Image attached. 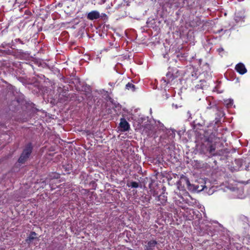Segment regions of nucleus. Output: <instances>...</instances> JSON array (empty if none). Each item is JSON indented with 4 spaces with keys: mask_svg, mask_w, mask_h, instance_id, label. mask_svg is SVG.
Instances as JSON below:
<instances>
[{
    "mask_svg": "<svg viewBox=\"0 0 250 250\" xmlns=\"http://www.w3.org/2000/svg\"><path fill=\"white\" fill-rule=\"evenodd\" d=\"M33 150V146L31 143H28L23 149L20 158L18 159V162L21 164H24L28 160Z\"/></svg>",
    "mask_w": 250,
    "mask_h": 250,
    "instance_id": "f257e3e1",
    "label": "nucleus"
},
{
    "mask_svg": "<svg viewBox=\"0 0 250 250\" xmlns=\"http://www.w3.org/2000/svg\"><path fill=\"white\" fill-rule=\"evenodd\" d=\"M185 181L186 184L187 186L188 189L190 190L200 191H202V190H204L205 189V188H206L205 186L202 185V186H201V188H199L200 187L199 186H196L194 185L191 184L190 183L189 181L187 178H185Z\"/></svg>",
    "mask_w": 250,
    "mask_h": 250,
    "instance_id": "f03ea898",
    "label": "nucleus"
},
{
    "mask_svg": "<svg viewBox=\"0 0 250 250\" xmlns=\"http://www.w3.org/2000/svg\"><path fill=\"white\" fill-rule=\"evenodd\" d=\"M130 125L128 123L124 118H122L119 124V128L122 131H126L129 130Z\"/></svg>",
    "mask_w": 250,
    "mask_h": 250,
    "instance_id": "7ed1b4c3",
    "label": "nucleus"
},
{
    "mask_svg": "<svg viewBox=\"0 0 250 250\" xmlns=\"http://www.w3.org/2000/svg\"><path fill=\"white\" fill-rule=\"evenodd\" d=\"M235 69L236 71L241 75H244L247 72V70L245 65L241 62L236 64L235 67Z\"/></svg>",
    "mask_w": 250,
    "mask_h": 250,
    "instance_id": "20e7f679",
    "label": "nucleus"
},
{
    "mask_svg": "<svg viewBox=\"0 0 250 250\" xmlns=\"http://www.w3.org/2000/svg\"><path fill=\"white\" fill-rule=\"evenodd\" d=\"M100 17V13L96 10L92 11L88 13L87 15L86 18L89 20H94L99 19Z\"/></svg>",
    "mask_w": 250,
    "mask_h": 250,
    "instance_id": "39448f33",
    "label": "nucleus"
},
{
    "mask_svg": "<svg viewBox=\"0 0 250 250\" xmlns=\"http://www.w3.org/2000/svg\"><path fill=\"white\" fill-rule=\"evenodd\" d=\"M157 244V242L154 240L148 241L145 247V250H153Z\"/></svg>",
    "mask_w": 250,
    "mask_h": 250,
    "instance_id": "423d86ee",
    "label": "nucleus"
},
{
    "mask_svg": "<svg viewBox=\"0 0 250 250\" xmlns=\"http://www.w3.org/2000/svg\"><path fill=\"white\" fill-rule=\"evenodd\" d=\"M112 108L114 110V112L118 114L120 112L121 110V105L119 104H116L115 103H113L112 101L110 100V109ZM111 111L110 110V112Z\"/></svg>",
    "mask_w": 250,
    "mask_h": 250,
    "instance_id": "0eeeda50",
    "label": "nucleus"
},
{
    "mask_svg": "<svg viewBox=\"0 0 250 250\" xmlns=\"http://www.w3.org/2000/svg\"><path fill=\"white\" fill-rule=\"evenodd\" d=\"M37 234L35 232L31 231L29 235L25 240L27 244H30L33 240L37 239Z\"/></svg>",
    "mask_w": 250,
    "mask_h": 250,
    "instance_id": "6e6552de",
    "label": "nucleus"
},
{
    "mask_svg": "<svg viewBox=\"0 0 250 250\" xmlns=\"http://www.w3.org/2000/svg\"><path fill=\"white\" fill-rule=\"evenodd\" d=\"M81 193L82 195H88L90 196V197H92L93 195V192H90V191L88 189H82L81 190Z\"/></svg>",
    "mask_w": 250,
    "mask_h": 250,
    "instance_id": "1a4fd4ad",
    "label": "nucleus"
},
{
    "mask_svg": "<svg viewBox=\"0 0 250 250\" xmlns=\"http://www.w3.org/2000/svg\"><path fill=\"white\" fill-rule=\"evenodd\" d=\"M233 101L231 99L224 100V104L228 107H230L232 106Z\"/></svg>",
    "mask_w": 250,
    "mask_h": 250,
    "instance_id": "9d476101",
    "label": "nucleus"
},
{
    "mask_svg": "<svg viewBox=\"0 0 250 250\" xmlns=\"http://www.w3.org/2000/svg\"><path fill=\"white\" fill-rule=\"evenodd\" d=\"M63 168L64 169L65 171L66 172V173H70V170L72 168V165H64L62 166Z\"/></svg>",
    "mask_w": 250,
    "mask_h": 250,
    "instance_id": "9b49d317",
    "label": "nucleus"
},
{
    "mask_svg": "<svg viewBox=\"0 0 250 250\" xmlns=\"http://www.w3.org/2000/svg\"><path fill=\"white\" fill-rule=\"evenodd\" d=\"M125 87L128 90H130L131 91H134L135 90V87L134 84L131 83H128L125 85Z\"/></svg>",
    "mask_w": 250,
    "mask_h": 250,
    "instance_id": "f8f14e48",
    "label": "nucleus"
},
{
    "mask_svg": "<svg viewBox=\"0 0 250 250\" xmlns=\"http://www.w3.org/2000/svg\"><path fill=\"white\" fill-rule=\"evenodd\" d=\"M181 0H179L178 1H175L174 2L173 4L175 7H181L183 6V3L182 2Z\"/></svg>",
    "mask_w": 250,
    "mask_h": 250,
    "instance_id": "ddd939ff",
    "label": "nucleus"
},
{
    "mask_svg": "<svg viewBox=\"0 0 250 250\" xmlns=\"http://www.w3.org/2000/svg\"><path fill=\"white\" fill-rule=\"evenodd\" d=\"M208 150L211 154H213L215 151V147L213 146H210Z\"/></svg>",
    "mask_w": 250,
    "mask_h": 250,
    "instance_id": "4468645a",
    "label": "nucleus"
},
{
    "mask_svg": "<svg viewBox=\"0 0 250 250\" xmlns=\"http://www.w3.org/2000/svg\"><path fill=\"white\" fill-rule=\"evenodd\" d=\"M138 186V183L136 182H132L130 183V187L131 188H137Z\"/></svg>",
    "mask_w": 250,
    "mask_h": 250,
    "instance_id": "2eb2a0df",
    "label": "nucleus"
},
{
    "mask_svg": "<svg viewBox=\"0 0 250 250\" xmlns=\"http://www.w3.org/2000/svg\"><path fill=\"white\" fill-rule=\"evenodd\" d=\"M159 200H162L163 202H165L167 201V197L164 195H161L159 196Z\"/></svg>",
    "mask_w": 250,
    "mask_h": 250,
    "instance_id": "dca6fc26",
    "label": "nucleus"
},
{
    "mask_svg": "<svg viewBox=\"0 0 250 250\" xmlns=\"http://www.w3.org/2000/svg\"><path fill=\"white\" fill-rule=\"evenodd\" d=\"M101 17H102V18H104V20L105 19L106 20H107V18H107V16L105 14H104L103 15L101 16Z\"/></svg>",
    "mask_w": 250,
    "mask_h": 250,
    "instance_id": "f3484780",
    "label": "nucleus"
},
{
    "mask_svg": "<svg viewBox=\"0 0 250 250\" xmlns=\"http://www.w3.org/2000/svg\"><path fill=\"white\" fill-rule=\"evenodd\" d=\"M104 52L106 53L107 52V49H104L103 50H102L101 54L102 55L103 53H104Z\"/></svg>",
    "mask_w": 250,
    "mask_h": 250,
    "instance_id": "a211bd4d",
    "label": "nucleus"
},
{
    "mask_svg": "<svg viewBox=\"0 0 250 250\" xmlns=\"http://www.w3.org/2000/svg\"><path fill=\"white\" fill-rule=\"evenodd\" d=\"M16 40H17L20 43H23L21 39H18Z\"/></svg>",
    "mask_w": 250,
    "mask_h": 250,
    "instance_id": "6ab92c4d",
    "label": "nucleus"
},
{
    "mask_svg": "<svg viewBox=\"0 0 250 250\" xmlns=\"http://www.w3.org/2000/svg\"><path fill=\"white\" fill-rule=\"evenodd\" d=\"M223 48H219L218 49V51H219V52H220L221 51H223Z\"/></svg>",
    "mask_w": 250,
    "mask_h": 250,
    "instance_id": "aec40b11",
    "label": "nucleus"
},
{
    "mask_svg": "<svg viewBox=\"0 0 250 250\" xmlns=\"http://www.w3.org/2000/svg\"><path fill=\"white\" fill-rule=\"evenodd\" d=\"M151 132H149L147 133V135H148V136H149V135H151Z\"/></svg>",
    "mask_w": 250,
    "mask_h": 250,
    "instance_id": "412c9836",
    "label": "nucleus"
},
{
    "mask_svg": "<svg viewBox=\"0 0 250 250\" xmlns=\"http://www.w3.org/2000/svg\"><path fill=\"white\" fill-rule=\"evenodd\" d=\"M158 123H159V124L160 125V126H162V125H162V124H161L160 123V122H158Z\"/></svg>",
    "mask_w": 250,
    "mask_h": 250,
    "instance_id": "4be33fe9",
    "label": "nucleus"
},
{
    "mask_svg": "<svg viewBox=\"0 0 250 250\" xmlns=\"http://www.w3.org/2000/svg\"><path fill=\"white\" fill-rule=\"evenodd\" d=\"M106 95H107V96L108 95V92H107V91H106Z\"/></svg>",
    "mask_w": 250,
    "mask_h": 250,
    "instance_id": "5701e85b",
    "label": "nucleus"
},
{
    "mask_svg": "<svg viewBox=\"0 0 250 250\" xmlns=\"http://www.w3.org/2000/svg\"><path fill=\"white\" fill-rule=\"evenodd\" d=\"M144 131L146 132V129L144 130Z\"/></svg>",
    "mask_w": 250,
    "mask_h": 250,
    "instance_id": "b1692460",
    "label": "nucleus"
},
{
    "mask_svg": "<svg viewBox=\"0 0 250 250\" xmlns=\"http://www.w3.org/2000/svg\"><path fill=\"white\" fill-rule=\"evenodd\" d=\"M212 193H213V191H211V192L209 193V194H212Z\"/></svg>",
    "mask_w": 250,
    "mask_h": 250,
    "instance_id": "393cba45",
    "label": "nucleus"
}]
</instances>
